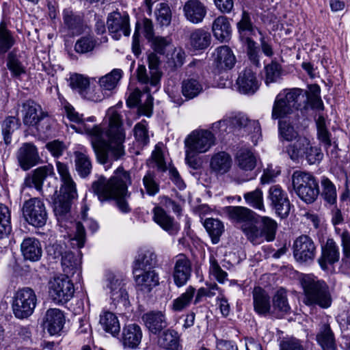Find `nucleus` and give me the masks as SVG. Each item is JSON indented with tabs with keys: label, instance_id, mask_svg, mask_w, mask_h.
<instances>
[{
	"label": "nucleus",
	"instance_id": "338daca9",
	"mask_svg": "<svg viewBox=\"0 0 350 350\" xmlns=\"http://www.w3.org/2000/svg\"><path fill=\"white\" fill-rule=\"evenodd\" d=\"M143 185L146 193L150 196H154L159 192V183L157 181L153 172L148 171L143 178Z\"/></svg>",
	"mask_w": 350,
	"mask_h": 350
},
{
	"label": "nucleus",
	"instance_id": "39448f33",
	"mask_svg": "<svg viewBox=\"0 0 350 350\" xmlns=\"http://www.w3.org/2000/svg\"><path fill=\"white\" fill-rule=\"evenodd\" d=\"M21 113L25 126L34 129L40 135H46L51 131V118L34 100L29 99L22 103Z\"/></svg>",
	"mask_w": 350,
	"mask_h": 350
},
{
	"label": "nucleus",
	"instance_id": "2eb2a0df",
	"mask_svg": "<svg viewBox=\"0 0 350 350\" xmlns=\"http://www.w3.org/2000/svg\"><path fill=\"white\" fill-rule=\"evenodd\" d=\"M293 255L297 261L306 262L314 260L316 255V245L308 235L298 237L293 243Z\"/></svg>",
	"mask_w": 350,
	"mask_h": 350
},
{
	"label": "nucleus",
	"instance_id": "a19ab883",
	"mask_svg": "<svg viewBox=\"0 0 350 350\" xmlns=\"http://www.w3.org/2000/svg\"><path fill=\"white\" fill-rule=\"evenodd\" d=\"M82 253L80 250H77V253L72 251L64 252V256L61 259L62 265L64 271L66 274H73L79 270L81 264Z\"/></svg>",
	"mask_w": 350,
	"mask_h": 350
},
{
	"label": "nucleus",
	"instance_id": "393cba45",
	"mask_svg": "<svg viewBox=\"0 0 350 350\" xmlns=\"http://www.w3.org/2000/svg\"><path fill=\"white\" fill-rule=\"evenodd\" d=\"M184 16L193 24H198L203 21L206 15V8L199 0H189L183 6Z\"/></svg>",
	"mask_w": 350,
	"mask_h": 350
},
{
	"label": "nucleus",
	"instance_id": "a878e982",
	"mask_svg": "<svg viewBox=\"0 0 350 350\" xmlns=\"http://www.w3.org/2000/svg\"><path fill=\"white\" fill-rule=\"evenodd\" d=\"M316 341L321 347V350H338L335 334L328 323H324L319 325Z\"/></svg>",
	"mask_w": 350,
	"mask_h": 350
},
{
	"label": "nucleus",
	"instance_id": "c9c22d12",
	"mask_svg": "<svg viewBox=\"0 0 350 350\" xmlns=\"http://www.w3.org/2000/svg\"><path fill=\"white\" fill-rule=\"evenodd\" d=\"M153 219L163 230L171 234H174L179 230V226L174 221L173 217L167 214L165 211L161 206H155L153 208Z\"/></svg>",
	"mask_w": 350,
	"mask_h": 350
},
{
	"label": "nucleus",
	"instance_id": "423d86ee",
	"mask_svg": "<svg viewBox=\"0 0 350 350\" xmlns=\"http://www.w3.org/2000/svg\"><path fill=\"white\" fill-rule=\"evenodd\" d=\"M292 184L295 193L306 204L314 202L319 196V181L312 174L295 171L292 175Z\"/></svg>",
	"mask_w": 350,
	"mask_h": 350
},
{
	"label": "nucleus",
	"instance_id": "bf43d9fd",
	"mask_svg": "<svg viewBox=\"0 0 350 350\" xmlns=\"http://www.w3.org/2000/svg\"><path fill=\"white\" fill-rule=\"evenodd\" d=\"M97 44V40L94 36H82L77 40L75 51L79 54H86L92 52Z\"/></svg>",
	"mask_w": 350,
	"mask_h": 350
},
{
	"label": "nucleus",
	"instance_id": "4c0bfd02",
	"mask_svg": "<svg viewBox=\"0 0 350 350\" xmlns=\"http://www.w3.org/2000/svg\"><path fill=\"white\" fill-rule=\"evenodd\" d=\"M212 31L215 38L221 42H227L231 36V25L226 16L217 17L212 25Z\"/></svg>",
	"mask_w": 350,
	"mask_h": 350
},
{
	"label": "nucleus",
	"instance_id": "412c9836",
	"mask_svg": "<svg viewBox=\"0 0 350 350\" xmlns=\"http://www.w3.org/2000/svg\"><path fill=\"white\" fill-rule=\"evenodd\" d=\"M237 85L239 92L247 95L254 94L259 88V81L256 73L247 68L239 72Z\"/></svg>",
	"mask_w": 350,
	"mask_h": 350
},
{
	"label": "nucleus",
	"instance_id": "49530a36",
	"mask_svg": "<svg viewBox=\"0 0 350 350\" xmlns=\"http://www.w3.org/2000/svg\"><path fill=\"white\" fill-rule=\"evenodd\" d=\"M322 191L321 196L325 206H334L337 201V192L334 183L327 177L323 176L321 180Z\"/></svg>",
	"mask_w": 350,
	"mask_h": 350
},
{
	"label": "nucleus",
	"instance_id": "4be33fe9",
	"mask_svg": "<svg viewBox=\"0 0 350 350\" xmlns=\"http://www.w3.org/2000/svg\"><path fill=\"white\" fill-rule=\"evenodd\" d=\"M142 319L148 331L154 335L161 334L167 327L165 314L160 310L147 312Z\"/></svg>",
	"mask_w": 350,
	"mask_h": 350
},
{
	"label": "nucleus",
	"instance_id": "a211bd4d",
	"mask_svg": "<svg viewBox=\"0 0 350 350\" xmlns=\"http://www.w3.org/2000/svg\"><path fill=\"white\" fill-rule=\"evenodd\" d=\"M106 286L109 289L111 299L115 305L122 304L125 307L129 305V295L122 280L113 273H109Z\"/></svg>",
	"mask_w": 350,
	"mask_h": 350
},
{
	"label": "nucleus",
	"instance_id": "72a5a7b5",
	"mask_svg": "<svg viewBox=\"0 0 350 350\" xmlns=\"http://www.w3.org/2000/svg\"><path fill=\"white\" fill-rule=\"evenodd\" d=\"M271 314L277 318H282L290 313L291 307L287 299L286 291L281 288L276 291L272 299Z\"/></svg>",
	"mask_w": 350,
	"mask_h": 350
},
{
	"label": "nucleus",
	"instance_id": "6ab92c4d",
	"mask_svg": "<svg viewBox=\"0 0 350 350\" xmlns=\"http://www.w3.org/2000/svg\"><path fill=\"white\" fill-rule=\"evenodd\" d=\"M321 254L318 262L323 270H327L328 265H333L340 259V250L332 238H328L326 242L321 244Z\"/></svg>",
	"mask_w": 350,
	"mask_h": 350
},
{
	"label": "nucleus",
	"instance_id": "bb28decb",
	"mask_svg": "<svg viewBox=\"0 0 350 350\" xmlns=\"http://www.w3.org/2000/svg\"><path fill=\"white\" fill-rule=\"evenodd\" d=\"M254 311L259 315L271 314V305L268 293L260 286H255L252 291Z\"/></svg>",
	"mask_w": 350,
	"mask_h": 350
},
{
	"label": "nucleus",
	"instance_id": "5701e85b",
	"mask_svg": "<svg viewBox=\"0 0 350 350\" xmlns=\"http://www.w3.org/2000/svg\"><path fill=\"white\" fill-rule=\"evenodd\" d=\"M65 316L57 308H49L44 317V327L51 335H59L65 324Z\"/></svg>",
	"mask_w": 350,
	"mask_h": 350
},
{
	"label": "nucleus",
	"instance_id": "0e129e2a",
	"mask_svg": "<svg viewBox=\"0 0 350 350\" xmlns=\"http://www.w3.org/2000/svg\"><path fill=\"white\" fill-rule=\"evenodd\" d=\"M160 57L154 52L150 53L148 56V68L150 69V75H152V83L159 84L162 72L160 71L161 65Z\"/></svg>",
	"mask_w": 350,
	"mask_h": 350
},
{
	"label": "nucleus",
	"instance_id": "7ed1b4c3",
	"mask_svg": "<svg viewBox=\"0 0 350 350\" xmlns=\"http://www.w3.org/2000/svg\"><path fill=\"white\" fill-rule=\"evenodd\" d=\"M56 166L62 184L59 189V193L57 194V191L55 189L51 200L54 213L59 219L70 212L72 202L78 195L76 184L70 176L67 165L57 161Z\"/></svg>",
	"mask_w": 350,
	"mask_h": 350
},
{
	"label": "nucleus",
	"instance_id": "aec40b11",
	"mask_svg": "<svg viewBox=\"0 0 350 350\" xmlns=\"http://www.w3.org/2000/svg\"><path fill=\"white\" fill-rule=\"evenodd\" d=\"M17 159L23 170H28L37 165L40 160L38 149L33 143H24L18 149Z\"/></svg>",
	"mask_w": 350,
	"mask_h": 350
},
{
	"label": "nucleus",
	"instance_id": "58836bf2",
	"mask_svg": "<svg viewBox=\"0 0 350 350\" xmlns=\"http://www.w3.org/2000/svg\"><path fill=\"white\" fill-rule=\"evenodd\" d=\"M237 28L243 42L247 39H252L250 36L254 35L255 30L258 29L252 21L251 14L245 10H242L241 19L237 23Z\"/></svg>",
	"mask_w": 350,
	"mask_h": 350
},
{
	"label": "nucleus",
	"instance_id": "473e14b6",
	"mask_svg": "<svg viewBox=\"0 0 350 350\" xmlns=\"http://www.w3.org/2000/svg\"><path fill=\"white\" fill-rule=\"evenodd\" d=\"M158 344L166 350H183L179 334L175 329H165L159 334Z\"/></svg>",
	"mask_w": 350,
	"mask_h": 350
},
{
	"label": "nucleus",
	"instance_id": "4468645a",
	"mask_svg": "<svg viewBox=\"0 0 350 350\" xmlns=\"http://www.w3.org/2000/svg\"><path fill=\"white\" fill-rule=\"evenodd\" d=\"M268 198L271 201V206L275 213L282 219L286 218L292 205L287 193L279 185H273L269 188Z\"/></svg>",
	"mask_w": 350,
	"mask_h": 350
},
{
	"label": "nucleus",
	"instance_id": "6e6d98bb",
	"mask_svg": "<svg viewBox=\"0 0 350 350\" xmlns=\"http://www.w3.org/2000/svg\"><path fill=\"white\" fill-rule=\"evenodd\" d=\"M15 44V39L4 25L0 24V57H3Z\"/></svg>",
	"mask_w": 350,
	"mask_h": 350
},
{
	"label": "nucleus",
	"instance_id": "603ef678",
	"mask_svg": "<svg viewBox=\"0 0 350 350\" xmlns=\"http://www.w3.org/2000/svg\"><path fill=\"white\" fill-rule=\"evenodd\" d=\"M204 226L211 237L213 243H217L224 230L222 222L217 219L207 218L204 222Z\"/></svg>",
	"mask_w": 350,
	"mask_h": 350
},
{
	"label": "nucleus",
	"instance_id": "a18cd8bd",
	"mask_svg": "<svg viewBox=\"0 0 350 350\" xmlns=\"http://www.w3.org/2000/svg\"><path fill=\"white\" fill-rule=\"evenodd\" d=\"M75 170L81 178L88 176L92 165L90 157L80 151L74 152Z\"/></svg>",
	"mask_w": 350,
	"mask_h": 350
},
{
	"label": "nucleus",
	"instance_id": "680f3d73",
	"mask_svg": "<svg viewBox=\"0 0 350 350\" xmlns=\"http://www.w3.org/2000/svg\"><path fill=\"white\" fill-rule=\"evenodd\" d=\"M265 83L269 85L271 83L277 82L281 77L282 68V66L276 62L272 61L265 66Z\"/></svg>",
	"mask_w": 350,
	"mask_h": 350
},
{
	"label": "nucleus",
	"instance_id": "cd10ccee",
	"mask_svg": "<svg viewBox=\"0 0 350 350\" xmlns=\"http://www.w3.org/2000/svg\"><path fill=\"white\" fill-rule=\"evenodd\" d=\"M142 338V330L139 325L132 323L123 327L121 341L124 348L136 349Z\"/></svg>",
	"mask_w": 350,
	"mask_h": 350
},
{
	"label": "nucleus",
	"instance_id": "ddd939ff",
	"mask_svg": "<svg viewBox=\"0 0 350 350\" xmlns=\"http://www.w3.org/2000/svg\"><path fill=\"white\" fill-rule=\"evenodd\" d=\"M107 25L109 32L115 40H119L123 34L129 36L131 33L129 16L127 13L113 12L108 14Z\"/></svg>",
	"mask_w": 350,
	"mask_h": 350
},
{
	"label": "nucleus",
	"instance_id": "6e6552de",
	"mask_svg": "<svg viewBox=\"0 0 350 350\" xmlns=\"http://www.w3.org/2000/svg\"><path fill=\"white\" fill-rule=\"evenodd\" d=\"M37 296L33 289L30 287L18 288L13 297L12 308L16 318L27 319L30 317L37 304Z\"/></svg>",
	"mask_w": 350,
	"mask_h": 350
},
{
	"label": "nucleus",
	"instance_id": "13d9d810",
	"mask_svg": "<svg viewBox=\"0 0 350 350\" xmlns=\"http://www.w3.org/2000/svg\"><path fill=\"white\" fill-rule=\"evenodd\" d=\"M122 71L120 69H113L111 72L99 79L100 88L105 90H113L122 78Z\"/></svg>",
	"mask_w": 350,
	"mask_h": 350
},
{
	"label": "nucleus",
	"instance_id": "f8f14e48",
	"mask_svg": "<svg viewBox=\"0 0 350 350\" xmlns=\"http://www.w3.org/2000/svg\"><path fill=\"white\" fill-rule=\"evenodd\" d=\"M185 144L191 151L203 153L215 144V137L209 131H194L185 139Z\"/></svg>",
	"mask_w": 350,
	"mask_h": 350
},
{
	"label": "nucleus",
	"instance_id": "0eeeda50",
	"mask_svg": "<svg viewBox=\"0 0 350 350\" xmlns=\"http://www.w3.org/2000/svg\"><path fill=\"white\" fill-rule=\"evenodd\" d=\"M303 90L293 88L286 93L277 95L272 109L271 118L273 120L285 119L294 110H298L301 106Z\"/></svg>",
	"mask_w": 350,
	"mask_h": 350
},
{
	"label": "nucleus",
	"instance_id": "3c124183",
	"mask_svg": "<svg viewBox=\"0 0 350 350\" xmlns=\"http://www.w3.org/2000/svg\"><path fill=\"white\" fill-rule=\"evenodd\" d=\"M21 126L20 120L15 116H8L1 124L2 135L6 145H9L12 141V135Z\"/></svg>",
	"mask_w": 350,
	"mask_h": 350
},
{
	"label": "nucleus",
	"instance_id": "8fccbe9b",
	"mask_svg": "<svg viewBox=\"0 0 350 350\" xmlns=\"http://www.w3.org/2000/svg\"><path fill=\"white\" fill-rule=\"evenodd\" d=\"M237 165L244 171H252L256 165V159L253 152L248 149H241L237 153Z\"/></svg>",
	"mask_w": 350,
	"mask_h": 350
},
{
	"label": "nucleus",
	"instance_id": "774afa93",
	"mask_svg": "<svg viewBox=\"0 0 350 350\" xmlns=\"http://www.w3.org/2000/svg\"><path fill=\"white\" fill-rule=\"evenodd\" d=\"M280 350H305V349L300 340L294 337H286L281 340Z\"/></svg>",
	"mask_w": 350,
	"mask_h": 350
},
{
	"label": "nucleus",
	"instance_id": "c85d7f7f",
	"mask_svg": "<svg viewBox=\"0 0 350 350\" xmlns=\"http://www.w3.org/2000/svg\"><path fill=\"white\" fill-rule=\"evenodd\" d=\"M52 165H46L39 167L29 174L24 181V185L28 187H34L37 190H40L44 180L49 176L54 174Z\"/></svg>",
	"mask_w": 350,
	"mask_h": 350
},
{
	"label": "nucleus",
	"instance_id": "09e8293b",
	"mask_svg": "<svg viewBox=\"0 0 350 350\" xmlns=\"http://www.w3.org/2000/svg\"><path fill=\"white\" fill-rule=\"evenodd\" d=\"M100 324L103 329L113 336L118 334L120 325L118 317L111 312H105L100 316Z\"/></svg>",
	"mask_w": 350,
	"mask_h": 350
},
{
	"label": "nucleus",
	"instance_id": "f3484780",
	"mask_svg": "<svg viewBox=\"0 0 350 350\" xmlns=\"http://www.w3.org/2000/svg\"><path fill=\"white\" fill-rule=\"evenodd\" d=\"M224 211L232 223L241 224L243 232L245 226H252L258 218L256 213L245 206H228Z\"/></svg>",
	"mask_w": 350,
	"mask_h": 350
},
{
	"label": "nucleus",
	"instance_id": "f704fd0d",
	"mask_svg": "<svg viewBox=\"0 0 350 350\" xmlns=\"http://www.w3.org/2000/svg\"><path fill=\"white\" fill-rule=\"evenodd\" d=\"M63 21L65 27L73 34L79 35L83 31V16L70 8L63 10Z\"/></svg>",
	"mask_w": 350,
	"mask_h": 350
},
{
	"label": "nucleus",
	"instance_id": "052dcab7",
	"mask_svg": "<svg viewBox=\"0 0 350 350\" xmlns=\"http://www.w3.org/2000/svg\"><path fill=\"white\" fill-rule=\"evenodd\" d=\"M7 67L14 77L25 73V68L20 61L15 49L10 51L7 57Z\"/></svg>",
	"mask_w": 350,
	"mask_h": 350
},
{
	"label": "nucleus",
	"instance_id": "37998d69",
	"mask_svg": "<svg viewBox=\"0 0 350 350\" xmlns=\"http://www.w3.org/2000/svg\"><path fill=\"white\" fill-rule=\"evenodd\" d=\"M69 85L70 88L79 93L83 98H90V81L80 74H73L70 77Z\"/></svg>",
	"mask_w": 350,
	"mask_h": 350
},
{
	"label": "nucleus",
	"instance_id": "9d476101",
	"mask_svg": "<svg viewBox=\"0 0 350 350\" xmlns=\"http://www.w3.org/2000/svg\"><path fill=\"white\" fill-rule=\"evenodd\" d=\"M25 221L36 228L44 226L48 219V213L44 202L39 198H33L25 201L22 208Z\"/></svg>",
	"mask_w": 350,
	"mask_h": 350
},
{
	"label": "nucleus",
	"instance_id": "7c9ffc66",
	"mask_svg": "<svg viewBox=\"0 0 350 350\" xmlns=\"http://www.w3.org/2000/svg\"><path fill=\"white\" fill-rule=\"evenodd\" d=\"M22 254L25 260L36 262L42 256V250L40 242L36 238H26L21 245Z\"/></svg>",
	"mask_w": 350,
	"mask_h": 350
},
{
	"label": "nucleus",
	"instance_id": "69168bd1",
	"mask_svg": "<svg viewBox=\"0 0 350 350\" xmlns=\"http://www.w3.org/2000/svg\"><path fill=\"white\" fill-rule=\"evenodd\" d=\"M243 198L246 203L254 208L265 211L262 192L256 189L254 191L244 193Z\"/></svg>",
	"mask_w": 350,
	"mask_h": 350
},
{
	"label": "nucleus",
	"instance_id": "f03ea898",
	"mask_svg": "<svg viewBox=\"0 0 350 350\" xmlns=\"http://www.w3.org/2000/svg\"><path fill=\"white\" fill-rule=\"evenodd\" d=\"M131 184V173L120 166L109 179L100 176L94 181L92 190L100 202L115 200L118 209L124 213H128L131 208L126 199L131 196L128 187Z\"/></svg>",
	"mask_w": 350,
	"mask_h": 350
},
{
	"label": "nucleus",
	"instance_id": "2f4dec72",
	"mask_svg": "<svg viewBox=\"0 0 350 350\" xmlns=\"http://www.w3.org/2000/svg\"><path fill=\"white\" fill-rule=\"evenodd\" d=\"M134 263L133 273L142 270H154L157 264V255L151 250H141Z\"/></svg>",
	"mask_w": 350,
	"mask_h": 350
},
{
	"label": "nucleus",
	"instance_id": "f257e3e1",
	"mask_svg": "<svg viewBox=\"0 0 350 350\" xmlns=\"http://www.w3.org/2000/svg\"><path fill=\"white\" fill-rule=\"evenodd\" d=\"M86 134L91 139V144L101 164H109L118 161L125 155L124 142L125 131L121 116L115 111L109 114V126L104 130L100 125L85 129Z\"/></svg>",
	"mask_w": 350,
	"mask_h": 350
},
{
	"label": "nucleus",
	"instance_id": "ea45409f",
	"mask_svg": "<svg viewBox=\"0 0 350 350\" xmlns=\"http://www.w3.org/2000/svg\"><path fill=\"white\" fill-rule=\"evenodd\" d=\"M232 165V159L226 152H219L214 154L210 162L211 170L216 174L223 175L227 173Z\"/></svg>",
	"mask_w": 350,
	"mask_h": 350
},
{
	"label": "nucleus",
	"instance_id": "4d7b16f0",
	"mask_svg": "<svg viewBox=\"0 0 350 350\" xmlns=\"http://www.w3.org/2000/svg\"><path fill=\"white\" fill-rule=\"evenodd\" d=\"M196 289L189 286L180 297L174 299L171 308L174 312H180L188 307L193 297Z\"/></svg>",
	"mask_w": 350,
	"mask_h": 350
},
{
	"label": "nucleus",
	"instance_id": "1a4fd4ad",
	"mask_svg": "<svg viewBox=\"0 0 350 350\" xmlns=\"http://www.w3.org/2000/svg\"><path fill=\"white\" fill-rule=\"evenodd\" d=\"M256 221L252 226L243 228V233L252 243H256L261 237H265L267 241L275 239L278 224L271 217L260 216L257 214Z\"/></svg>",
	"mask_w": 350,
	"mask_h": 350
},
{
	"label": "nucleus",
	"instance_id": "79ce46f5",
	"mask_svg": "<svg viewBox=\"0 0 350 350\" xmlns=\"http://www.w3.org/2000/svg\"><path fill=\"white\" fill-rule=\"evenodd\" d=\"M291 142V144L286 146L284 151L288 154L293 161H298L300 158H303L308 145H309L308 139L299 136Z\"/></svg>",
	"mask_w": 350,
	"mask_h": 350
},
{
	"label": "nucleus",
	"instance_id": "5fc2aeb1",
	"mask_svg": "<svg viewBox=\"0 0 350 350\" xmlns=\"http://www.w3.org/2000/svg\"><path fill=\"white\" fill-rule=\"evenodd\" d=\"M316 126L318 139L326 149L330 148L332 146L331 133L327 128L323 116H319L316 120Z\"/></svg>",
	"mask_w": 350,
	"mask_h": 350
},
{
	"label": "nucleus",
	"instance_id": "de8ad7c7",
	"mask_svg": "<svg viewBox=\"0 0 350 350\" xmlns=\"http://www.w3.org/2000/svg\"><path fill=\"white\" fill-rule=\"evenodd\" d=\"M300 135L289 120L282 119L278 121V137L280 142H293Z\"/></svg>",
	"mask_w": 350,
	"mask_h": 350
},
{
	"label": "nucleus",
	"instance_id": "b1692460",
	"mask_svg": "<svg viewBox=\"0 0 350 350\" xmlns=\"http://www.w3.org/2000/svg\"><path fill=\"white\" fill-rule=\"evenodd\" d=\"M191 274V263L184 254L177 256L173 272L174 283L177 286L185 285L189 280Z\"/></svg>",
	"mask_w": 350,
	"mask_h": 350
},
{
	"label": "nucleus",
	"instance_id": "9b49d317",
	"mask_svg": "<svg viewBox=\"0 0 350 350\" xmlns=\"http://www.w3.org/2000/svg\"><path fill=\"white\" fill-rule=\"evenodd\" d=\"M75 288L66 275L55 277L49 284V294L51 299L58 304H64L74 295Z\"/></svg>",
	"mask_w": 350,
	"mask_h": 350
},
{
	"label": "nucleus",
	"instance_id": "c756f323",
	"mask_svg": "<svg viewBox=\"0 0 350 350\" xmlns=\"http://www.w3.org/2000/svg\"><path fill=\"white\" fill-rule=\"evenodd\" d=\"M134 275L136 285L142 291L150 293L159 284V275L154 270H142L136 272Z\"/></svg>",
	"mask_w": 350,
	"mask_h": 350
},
{
	"label": "nucleus",
	"instance_id": "dca6fc26",
	"mask_svg": "<svg viewBox=\"0 0 350 350\" xmlns=\"http://www.w3.org/2000/svg\"><path fill=\"white\" fill-rule=\"evenodd\" d=\"M213 58L214 70L218 73L232 70L237 62L232 50L226 45L217 47L213 53Z\"/></svg>",
	"mask_w": 350,
	"mask_h": 350
},
{
	"label": "nucleus",
	"instance_id": "c03bdc74",
	"mask_svg": "<svg viewBox=\"0 0 350 350\" xmlns=\"http://www.w3.org/2000/svg\"><path fill=\"white\" fill-rule=\"evenodd\" d=\"M202 91V83L193 77H189L182 82L181 92L183 95L187 99L194 98Z\"/></svg>",
	"mask_w": 350,
	"mask_h": 350
},
{
	"label": "nucleus",
	"instance_id": "864d4df0",
	"mask_svg": "<svg viewBox=\"0 0 350 350\" xmlns=\"http://www.w3.org/2000/svg\"><path fill=\"white\" fill-rule=\"evenodd\" d=\"M154 13L157 23L161 27H167L170 25L172 21V13L168 3H158L155 8Z\"/></svg>",
	"mask_w": 350,
	"mask_h": 350
},
{
	"label": "nucleus",
	"instance_id": "e2e57ef3",
	"mask_svg": "<svg viewBox=\"0 0 350 350\" xmlns=\"http://www.w3.org/2000/svg\"><path fill=\"white\" fill-rule=\"evenodd\" d=\"M11 215L8 206L0 204V239L11 232Z\"/></svg>",
	"mask_w": 350,
	"mask_h": 350
},
{
	"label": "nucleus",
	"instance_id": "e433bc0d",
	"mask_svg": "<svg viewBox=\"0 0 350 350\" xmlns=\"http://www.w3.org/2000/svg\"><path fill=\"white\" fill-rule=\"evenodd\" d=\"M211 33L202 28L193 29L189 36L191 47L196 51L207 49L211 45Z\"/></svg>",
	"mask_w": 350,
	"mask_h": 350
},
{
	"label": "nucleus",
	"instance_id": "20e7f679",
	"mask_svg": "<svg viewBox=\"0 0 350 350\" xmlns=\"http://www.w3.org/2000/svg\"><path fill=\"white\" fill-rule=\"evenodd\" d=\"M301 284L304 289V303L307 306H319L329 308L332 302L328 285L312 275H304Z\"/></svg>",
	"mask_w": 350,
	"mask_h": 350
}]
</instances>
